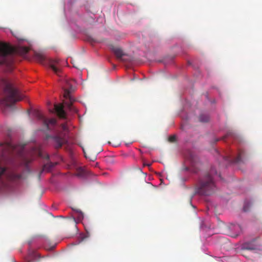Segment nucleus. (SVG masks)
Returning a JSON list of instances; mask_svg holds the SVG:
<instances>
[{
    "label": "nucleus",
    "instance_id": "nucleus-11",
    "mask_svg": "<svg viewBox=\"0 0 262 262\" xmlns=\"http://www.w3.org/2000/svg\"><path fill=\"white\" fill-rule=\"evenodd\" d=\"M55 164L53 163H49L45 164L42 167L41 171H40V173H41L43 171H47L48 172L50 171L52 168H53L55 166Z\"/></svg>",
    "mask_w": 262,
    "mask_h": 262
},
{
    "label": "nucleus",
    "instance_id": "nucleus-7",
    "mask_svg": "<svg viewBox=\"0 0 262 262\" xmlns=\"http://www.w3.org/2000/svg\"><path fill=\"white\" fill-rule=\"evenodd\" d=\"M37 117L39 119L42 121L43 125L46 127L48 130L51 129L49 126L50 125L54 126L56 124V120L55 118L48 119L40 113H37Z\"/></svg>",
    "mask_w": 262,
    "mask_h": 262
},
{
    "label": "nucleus",
    "instance_id": "nucleus-8",
    "mask_svg": "<svg viewBox=\"0 0 262 262\" xmlns=\"http://www.w3.org/2000/svg\"><path fill=\"white\" fill-rule=\"evenodd\" d=\"M112 51L119 60H122V57L125 55L122 49L118 47H113Z\"/></svg>",
    "mask_w": 262,
    "mask_h": 262
},
{
    "label": "nucleus",
    "instance_id": "nucleus-19",
    "mask_svg": "<svg viewBox=\"0 0 262 262\" xmlns=\"http://www.w3.org/2000/svg\"><path fill=\"white\" fill-rule=\"evenodd\" d=\"M233 135H234V134H233V132H228L227 133L226 135L223 137L222 139L224 140L225 138H227L228 137H230V136H233Z\"/></svg>",
    "mask_w": 262,
    "mask_h": 262
},
{
    "label": "nucleus",
    "instance_id": "nucleus-17",
    "mask_svg": "<svg viewBox=\"0 0 262 262\" xmlns=\"http://www.w3.org/2000/svg\"><path fill=\"white\" fill-rule=\"evenodd\" d=\"M72 63L73 64V67L76 69H80L82 68L80 63H75L73 61Z\"/></svg>",
    "mask_w": 262,
    "mask_h": 262
},
{
    "label": "nucleus",
    "instance_id": "nucleus-15",
    "mask_svg": "<svg viewBox=\"0 0 262 262\" xmlns=\"http://www.w3.org/2000/svg\"><path fill=\"white\" fill-rule=\"evenodd\" d=\"M244 155V151H239L237 157L234 159V163H239L242 161V157Z\"/></svg>",
    "mask_w": 262,
    "mask_h": 262
},
{
    "label": "nucleus",
    "instance_id": "nucleus-25",
    "mask_svg": "<svg viewBox=\"0 0 262 262\" xmlns=\"http://www.w3.org/2000/svg\"><path fill=\"white\" fill-rule=\"evenodd\" d=\"M27 262H31V261H30V260H28V261H27Z\"/></svg>",
    "mask_w": 262,
    "mask_h": 262
},
{
    "label": "nucleus",
    "instance_id": "nucleus-20",
    "mask_svg": "<svg viewBox=\"0 0 262 262\" xmlns=\"http://www.w3.org/2000/svg\"><path fill=\"white\" fill-rule=\"evenodd\" d=\"M84 155H85V157L86 158H89V159H90V160L94 161V158H89V157H88L87 156V155H86V153H85V152L84 151Z\"/></svg>",
    "mask_w": 262,
    "mask_h": 262
},
{
    "label": "nucleus",
    "instance_id": "nucleus-12",
    "mask_svg": "<svg viewBox=\"0 0 262 262\" xmlns=\"http://www.w3.org/2000/svg\"><path fill=\"white\" fill-rule=\"evenodd\" d=\"M77 216H76V214L73 215V219L74 221H76V218H77V220L78 222H80L83 219V213L81 211H76L75 212Z\"/></svg>",
    "mask_w": 262,
    "mask_h": 262
},
{
    "label": "nucleus",
    "instance_id": "nucleus-18",
    "mask_svg": "<svg viewBox=\"0 0 262 262\" xmlns=\"http://www.w3.org/2000/svg\"><path fill=\"white\" fill-rule=\"evenodd\" d=\"M168 140L169 142H175L176 140V136L175 135L170 136L168 138Z\"/></svg>",
    "mask_w": 262,
    "mask_h": 262
},
{
    "label": "nucleus",
    "instance_id": "nucleus-4",
    "mask_svg": "<svg viewBox=\"0 0 262 262\" xmlns=\"http://www.w3.org/2000/svg\"><path fill=\"white\" fill-rule=\"evenodd\" d=\"M33 160L32 158H27L22 156L20 164L23 167H19L10 171L8 177L11 180L14 182H20L26 179L27 174L30 172L29 164Z\"/></svg>",
    "mask_w": 262,
    "mask_h": 262
},
{
    "label": "nucleus",
    "instance_id": "nucleus-6",
    "mask_svg": "<svg viewBox=\"0 0 262 262\" xmlns=\"http://www.w3.org/2000/svg\"><path fill=\"white\" fill-rule=\"evenodd\" d=\"M17 152V155L21 156L23 155V149L18 152L17 151L16 147L10 144H8L5 146V151L3 154V157L6 159L11 157L14 153Z\"/></svg>",
    "mask_w": 262,
    "mask_h": 262
},
{
    "label": "nucleus",
    "instance_id": "nucleus-21",
    "mask_svg": "<svg viewBox=\"0 0 262 262\" xmlns=\"http://www.w3.org/2000/svg\"><path fill=\"white\" fill-rule=\"evenodd\" d=\"M151 164L150 163H143V166H147L149 167L151 166Z\"/></svg>",
    "mask_w": 262,
    "mask_h": 262
},
{
    "label": "nucleus",
    "instance_id": "nucleus-10",
    "mask_svg": "<svg viewBox=\"0 0 262 262\" xmlns=\"http://www.w3.org/2000/svg\"><path fill=\"white\" fill-rule=\"evenodd\" d=\"M35 59L40 63H43L46 58L43 55L39 53H35L34 54Z\"/></svg>",
    "mask_w": 262,
    "mask_h": 262
},
{
    "label": "nucleus",
    "instance_id": "nucleus-3",
    "mask_svg": "<svg viewBox=\"0 0 262 262\" xmlns=\"http://www.w3.org/2000/svg\"><path fill=\"white\" fill-rule=\"evenodd\" d=\"M213 174H217L216 170L212 167L208 173H205L199 179L195 188L196 193L203 195H209L216 190V186L213 177Z\"/></svg>",
    "mask_w": 262,
    "mask_h": 262
},
{
    "label": "nucleus",
    "instance_id": "nucleus-9",
    "mask_svg": "<svg viewBox=\"0 0 262 262\" xmlns=\"http://www.w3.org/2000/svg\"><path fill=\"white\" fill-rule=\"evenodd\" d=\"M50 68L57 75H60L61 69L59 68L57 62H52L50 64Z\"/></svg>",
    "mask_w": 262,
    "mask_h": 262
},
{
    "label": "nucleus",
    "instance_id": "nucleus-5",
    "mask_svg": "<svg viewBox=\"0 0 262 262\" xmlns=\"http://www.w3.org/2000/svg\"><path fill=\"white\" fill-rule=\"evenodd\" d=\"M61 128L62 131L56 135L54 136H47L46 137L47 139L49 138L53 139L56 148H60L67 141V136L69 130L67 125L65 124H61Z\"/></svg>",
    "mask_w": 262,
    "mask_h": 262
},
{
    "label": "nucleus",
    "instance_id": "nucleus-24",
    "mask_svg": "<svg viewBox=\"0 0 262 262\" xmlns=\"http://www.w3.org/2000/svg\"><path fill=\"white\" fill-rule=\"evenodd\" d=\"M219 140V139H217L215 140V142H217V141H218Z\"/></svg>",
    "mask_w": 262,
    "mask_h": 262
},
{
    "label": "nucleus",
    "instance_id": "nucleus-16",
    "mask_svg": "<svg viewBox=\"0 0 262 262\" xmlns=\"http://www.w3.org/2000/svg\"><path fill=\"white\" fill-rule=\"evenodd\" d=\"M7 169L5 167H0V179L6 172Z\"/></svg>",
    "mask_w": 262,
    "mask_h": 262
},
{
    "label": "nucleus",
    "instance_id": "nucleus-2",
    "mask_svg": "<svg viewBox=\"0 0 262 262\" xmlns=\"http://www.w3.org/2000/svg\"><path fill=\"white\" fill-rule=\"evenodd\" d=\"M75 81L74 80H65V84L63 86L64 98L63 103L54 105V109L57 116L62 119L66 118V113L64 110V106L68 110L72 113H77V110L73 105V103L75 99L72 96V92L74 91Z\"/></svg>",
    "mask_w": 262,
    "mask_h": 262
},
{
    "label": "nucleus",
    "instance_id": "nucleus-23",
    "mask_svg": "<svg viewBox=\"0 0 262 262\" xmlns=\"http://www.w3.org/2000/svg\"><path fill=\"white\" fill-rule=\"evenodd\" d=\"M46 158H47V159H49V155H47Z\"/></svg>",
    "mask_w": 262,
    "mask_h": 262
},
{
    "label": "nucleus",
    "instance_id": "nucleus-14",
    "mask_svg": "<svg viewBox=\"0 0 262 262\" xmlns=\"http://www.w3.org/2000/svg\"><path fill=\"white\" fill-rule=\"evenodd\" d=\"M199 120L202 122H207L209 120V117L206 114H201L199 116Z\"/></svg>",
    "mask_w": 262,
    "mask_h": 262
},
{
    "label": "nucleus",
    "instance_id": "nucleus-1",
    "mask_svg": "<svg viewBox=\"0 0 262 262\" xmlns=\"http://www.w3.org/2000/svg\"><path fill=\"white\" fill-rule=\"evenodd\" d=\"M29 49L26 47L14 48L10 44L0 42V69L11 72L14 68V56L26 54ZM0 91L3 97L0 100L2 107H10L15 103L23 99V96L13 84L5 79L0 77Z\"/></svg>",
    "mask_w": 262,
    "mask_h": 262
},
{
    "label": "nucleus",
    "instance_id": "nucleus-13",
    "mask_svg": "<svg viewBox=\"0 0 262 262\" xmlns=\"http://www.w3.org/2000/svg\"><path fill=\"white\" fill-rule=\"evenodd\" d=\"M243 248L246 250H253L256 249L254 245L250 243H246L243 246Z\"/></svg>",
    "mask_w": 262,
    "mask_h": 262
},
{
    "label": "nucleus",
    "instance_id": "nucleus-22",
    "mask_svg": "<svg viewBox=\"0 0 262 262\" xmlns=\"http://www.w3.org/2000/svg\"><path fill=\"white\" fill-rule=\"evenodd\" d=\"M243 210L244 211H247L248 210V208L247 207V205H245L244 207H243Z\"/></svg>",
    "mask_w": 262,
    "mask_h": 262
}]
</instances>
